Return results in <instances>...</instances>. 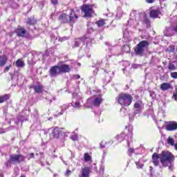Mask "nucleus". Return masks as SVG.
<instances>
[{
  "instance_id": "1",
  "label": "nucleus",
  "mask_w": 177,
  "mask_h": 177,
  "mask_svg": "<svg viewBox=\"0 0 177 177\" xmlns=\"http://www.w3.org/2000/svg\"><path fill=\"white\" fill-rule=\"evenodd\" d=\"M174 160H175V156L169 151H162L160 155H158L157 153H153L152 155V162L155 167H158L160 161L162 167H169L170 171L174 169V167L171 165V164L174 162Z\"/></svg>"
},
{
  "instance_id": "2",
  "label": "nucleus",
  "mask_w": 177,
  "mask_h": 177,
  "mask_svg": "<svg viewBox=\"0 0 177 177\" xmlns=\"http://www.w3.org/2000/svg\"><path fill=\"white\" fill-rule=\"evenodd\" d=\"M78 19V15L75 14V12L73 11V9L69 10L68 14L67 13H62L59 15L58 17L59 21L62 24L66 23H70V24H74Z\"/></svg>"
},
{
  "instance_id": "3",
  "label": "nucleus",
  "mask_w": 177,
  "mask_h": 177,
  "mask_svg": "<svg viewBox=\"0 0 177 177\" xmlns=\"http://www.w3.org/2000/svg\"><path fill=\"white\" fill-rule=\"evenodd\" d=\"M132 99L131 95L122 93L118 96V103L121 106H129L132 103Z\"/></svg>"
},
{
  "instance_id": "4",
  "label": "nucleus",
  "mask_w": 177,
  "mask_h": 177,
  "mask_svg": "<svg viewBox=\"0 0 177 177\" xmlns=\"http://www.w3.org/2000/svg\"><path fill=\"white\" fill-rule=\"evenodd\" d=\"M149 45V44L147 41H140L135 48L136 55H138V56H143V53L147 49Z\"/></svg>"
},
{
  "instance_id": "5",
  "label": "nucleus",
  "mask_w": 177,
  "mask_h": 177,
  "mask_svg": "<svg viewBox=\"0 0 177 177\" xmlns=\"http://www.w3.org/2000/svg\"><path fill=\"white\" fill-rule=\"evenodd\" d=\"M82 99V97H81V95L78 94L77 93H74L73 94V101L71 103V106L74 109H80L81 107V100Z\"/></svg>"
},
{
  "instance_id": "6",
  "label": "nucleus",
  "mask_w": 177,
  "mask_h": 177,
  "mask_svg": "<svg viewBox=\"0 0 177 177\" xmlns=\"http://www.w3.org/2000/svg\"><path fill=\"white\" fill-rule=\"evenodd\" d=\"M109 67V64H106L105 66V69L104 71V75L105 77V78L104 79V81L106 82V84H109V82H111V78L114 77V72L107 70Z\"/></svg>"
},
{
  "instance_id": "7",
  "label": "nucleus",
  "mask_w": 177,
  "mask_h": 177,
  "mask_svg": "<svg viewBox=\"0 0 177 177\" xmlns=\"http://www.w3.org/2000/svg\"><path fill=\"white\" fill-rule=\"evenodd\" d=\"M10 159L13 165H15L16 164H20V162L24 161L25 157L22 154H12L10 156Z\"/></svg>"
},
{
  "instance_id": "8",
  "label": "nucleus",
  "mask_w": 177,
  "mask_h": 177,
  "mask_svg": "<svg viewBox=\"0 0 177 177\" xmlns=\"http://www.w3.org/2000/svg\"><path fill=\"white\" fill-rule=\"evenodd\" d=\"M82 11L84 13V17H92V15L94 13L92 6L86 4L82 6Z\"/></svg>"
},
{
  "instance_id": "9",
  "label": "nucleus",
  "mask_w": 177,
  "mask_h": 177,
  "mask_svg": "<svg viewBox=\"0 0 177 177\" xmlns=\"http://www.w3.org/2000/svg\"><path fill=\"white\" fill-rule=\"evenodd\" d=\"M49 74L52 77H57L60 73V69L59 68V64L56 66H52L49 70Z\"/></svg>"
},
{
  "instance_id": "10",
  "label": "nucleus",
  "mask_w": 177,
  "mask_h": 177,
  "mask_svg": "<svg viewBox=\"0 0 177 177\" xmlns=\"http://www.w3.org/2000/svg\"><path fill=\"white\" fill-rule=\"evenodd\" d=\"M143 110V103L142 101H138L134 104V112L133 115L136 114H140Z\"/></svg>"
},
{
  "instance_id": "11",
  "label": "nucleus",
  "mask_w": 177,
  "mask_h": 177,
  "mask_svg": "<svg viewBox=\"0 0 177 177\" xmlns=\"http://www.w3.org/2000/svg\"><path fill=\"white\" fill-rule=\"evenodd\" d=\"M167 131H176L177 129V123L174 121L168 122L167 126H166Z\"/></svg>"
},
{
  "instance_id": "12",
  "label": "nucleus",
  "mask_w": 177,
  "mask_h": 177,
  "mask_svg": "<svg viewBox=\"0 0 177 177\" xmlns=\"http://www.w3.org/2000/svg\"><path fill=\"white\" fill-rule=\"evenodd\" d=\"M59 73L62 74L63 73H70V71L71 70L70 68V66L66 64H59Z\"/></svg>"
},
{
  "instance_id": "13",
  "label": "nucleus",
  "mask_w": 177,
  "mask_h": 177,
  "mask_svg": "<svg viewBox=\"0 0 177 177\" xmlns=\"http://www.w3.org/2000/svg\"><path fill=\"white\" fill-rule=\"evenodd\" d=\"M60 129H59V127H54L52 133H50V136L55 139H59L60 136Z\"/></svg>"
},
{
  "instance_id": "14",
  "label": "nucleus",
  "mask_w": 177,
  "mask_h": 177,
  "mask_svg": "<svg viewBox=\"0 0 177 177\" xmlns=\"http://www.w3.org/2000/svg\"><path fill=\"white\" fill-rule=\"evenodd\" d=\"M31 88L34 89L35 93H42L44 91V85L42 84L33 85Z\"/></svg>"
},
{
  "instance_id": "15",
  "label": "nucleus",
  "mask_w": 177,
  "mask_h": 177,
  "mask_svg": "<svg viewBox=\"0 0 177 177\" xmlns=\"http://www.w3.org/2000/svg\"><path fill=\"white\" fill-rule=\"evenodd\" d=\"M91 174V169L89 167L82 168V174L79 175V177H89Z\"/></svg>"
},
{
  "instance_id": "16",
  "label": "nucleus",
  "mask_w": 177,
  "mask_h": 177,
  "mask_svg": "<svg viewBox=\"0 0 177 177\" xmlns=\"http://www.w3.org/2000/svg\"><path fill=\"white\" fill-rule=\"evenodd\" d=\"M160 15H161L160 10H152L150 11L149 16L152 19H157L160 17Z\"/></svg>"
},
{
  "instance_id": "17",
  "label": "nucleus",
  "mask_w": 177,
  "mask_h": 177,
  "mask_svg": "<svg viewBox=\"0 0 177 177\" xmlns=\"http://www.w3.org/2000/svg\"><path fill=\"white\" fill-rule=\"evenodd\" d=\"M81 44H84L82 37L75 39L72 48H78V46H81Z\"/></svg>"
},
{
  "instance_id": "18",
  "label": "nucleus",
  "mask_w": 177,
  "mask_h": 177,
  "mask_svg": "<svg viewBox=\"0 0 177 177\" xmlns=\"http://www.w3.org/2000/svg\"><path fill=\"white\" fill-rule=\"evenodd\" d=\"M70 107V104H64L63 106H60V110L61 111H59V110L57 111V114L56 115V117L59 115H63V113H64V110H67Z\"/></svg>"
},
{
  "instance_id": "19",
  "label": "nucleus",
  "mask_w": 177,
  "mask_h": 177,
  "mask_svg": "<svg viewBox=\"0 0 177 177\" xmlns=\"http://www.w3.org/2000/svg\"><path fill=\"white\" fill-rule=\"evenodd\" d=\"M15 32L18 37H24L26 35V29L19 27L15 30Z\"/></svg>"
},
{
  "instance_id": "20",
  "label": "nucleus",
  "mask_w": 177,
  "mask_h": 177,
  "mask_svg": "<svg viewBox=\"0 0 177 177\" xmlns=\"http://www.w3.org/2000/svg\"><path fill=\"white\" fill-rule=\"evenodd\" d=\"M8 63V56L6 55H0V67H3Z\"/></svg>"
},
{
  "instance_id": "21",
  "label": "nucleus",
  "mask_w": 177,
  "mask_h": 177,
  "mask_svg": "<svg viewBox=\"0 0 177 177\" xmlns=\"http://www.w3.org/2000/svg\"><path fill=\"white\" fill-rule=\"evenodd\" d=\"M102 97H97L93 100V104L96 107H99V106H100V104H102Z\"/></svg>"
},
{
  "instance_id": "22",
  "label": "nucleus",
  "mask_w": 177,
  "mask_h": 177,
  "mask_svg": "<svg viewBox=\"0 0 177 177\" xmlns=\"http://www.w3.org/2000/svg\"><path fill=\"white\" fill-rule=\"evenodd\" d=\"M140 16V15L137 14L136 11L133 10L131 13H130V20H136L138 21L139 20L138 19V17Z\"/></svg>"
},
{
  "instance_id": "23",
  "label": "nucleus",
  "mask_w": 177,
  "mask_h": 177,
  "mask_svg": "<svg viewBox=\"0 0 177 177\" xmlns=\"http://www.w3.org/2000/svg\"><path fill=\"white\" fill-rule=\"evenodd\" d=\"M15 66L16 67H18V68H23V67L25 66L24 61H23L22 59H19L16 61Z\"/></svg>"
},
{
  "instance_id": "24",
  "label": "nucleus",
  "mask_w": 177,
  "mask_h": 177,
  "mask_svg": "<svg viewBox=\"0 0 177 177\" xmlns=\"http://www.w3.org/2000/svg\"><path fill=\"white\" fill-rule=\"evenodd\" d=\"M125 133H121L120 135H118L115 137L116 140H118V143H121V142H122V140H124V139H125Z\"/></svg>"
},
{
  "instance_id": "25",
  "label": "nucleus",
  "mask_w": 177,
  "mask_h": 177,
  "mask_svg": "<svg viewBox=\"0 0 177 177\" xmlns=\"http://www.w3.org/2000/svg\"><path fill=\"white\" fill-rule=\"evenodd\" d=\"M169 88H171V85L168 83H163L160 86L162 91H167V89H169Z\"/></svg>"
},
{
  "instance_id": "26",
  "label": "nucleus",
  "mask_w": 177,
  "mask_h": 177,
  "mask_svg": "<svg viewBox=\"0 0 177 177\" xmlns=\"http://www.w3.org/2000/svg\"><path fill=\"white\" fill-rule=\"evenodd\" d=\"M82 39H83V44H86V45H88V44H91L93 41V39L86 37L85 36L82 37Z\"/></svg>"
},
{
  "instance_id": "27",
  "label": "nucleus",
  "mask_w": 177,
  "mask_h": 177,
  "mask_svg": "<svg viewBox=\"0 0 177 177\" xmlns=\"http://www.w3.org/2000/svg\"><path fill=\"white\" fill-rule=\"evenodd\" d=\"M144 162H143V159H139V160L138 162H136V165L137 167V168H143V165Z\"/></svg>"
},
{
  "instance_id": "28",
  "label": "nucleus",
  "mask_w": 177,
  "mask_h": 177,
  "mask_svg": "<svg viewBox=\"0 0 177 177\" xmlns=\"http://www.w3.org/2000/svg\"><path fill=\"white\" fill-rule=\"evenodd\" d=\"M9 99V95L6 94L4 95L0 96V103H3V102H6V100H8Z\"/></svg>"
},
{
  "instance_id": "29",
  "label": "nucleus",
  "mask_w": 177,
  "mask_h": 177,
  "mask_svg": "<svg viewBox=\"0 0 177 177\" xmlns=\"http://www.w3.org/2000/svg\"><path fill=\"white\" fill-rule=\"evenodd\" d=\"M142 21V24H145L146 27L149 28L150 26V21L146 17H144Z\"/></svg>"
},
{
  "instance_id": "30",
  "label": "nucleus",
  "mask_w": 177,
  "mask_h": 177,
  "mask_svg": "<svg viewBox=\"0 0 177 177\" xmlns=\"http://www.w3.org/2000/svg\"><path fill=\"white\" fill-rule=\"evenodd\" d=\"M167 145H169L170 146H175V140L174 138L169 137L167 138Z\"/></svg>"
},
{
  "instance_id": "31",
  "label": "nucleus",
  "mask_w": 177,
  "mask_h": 177,
  "mask_svg": "<svg viewBox=\"0 0 177 177\" xmlns=\"http://www.w3.org/2000/svg\"><path fill=\"white\" fill-rule=\"evenodd\" d=\"M97 26L99 27H103L106 24V22H104V19H101L96 22Z\"/></svg>"
},
{
  "instance_id": "32",
  "label": "nucleus",
  "mask_w": 177,
  "mask_h": 177,
  "mask_svg": "<svg viewBox=\"0 0 177 177\" xmlns=\"http://www.w3.org/2000/svg\"><path fill=\"white\" fill-rule=\"evenodd\" d=\"M168 68L171 71H174L176 70V66L174 64L170 63V64H169Z\"/></svg>"
},
{
  "instance_id": "33",
  "label": "nucleus",
  "mask_w": 177,
  "mask_h": 177,
  "mask_svg": "<svg viewBox=\"0 0 177 177\" xmlns=\"http://www.w3.org/2000/svg\"><path fill=\"white\" fill-rule=\"evenodd\" d=\"M92 158H91V156L88 155V153H84V160L86 162H88V161H91Z\"/></svg>"
},
{
  "instance_id": "34",
  "label": "nucleus",
  "mask_w": 177,
  "mask_h": 177,
  "mask_svg": "<svg viewBox=\"0 0 177 177\" xmlns=\"http://www.w3.org/2000/svg\"><path fill=\"white\" fill-rule=\"evenodd\" d=\"M166 50L167 52H175V46L174 45L169 46Z\"/></svg>"
},
{
  "instance_id": "35",
  "label": "nucleus",
  "mask_w": 177,
  "mask_h": 177,
  "mask_svg": "<svg viewBox=\"0 0 177 177\" xmlns=\"http://www.w3.org/2000/svg\"><path fill=\"white\" fill-rule=\"evenodd\" d=\"M27 24H30V26H32L35 24V21L30 18H28L26 20Z\"/></svg>"
},
{
  "instance_id": "36",
  "label": "nucleus",
  "mask_w": 177,
  "mask_h": 177,
  "mask_svg": "<svg viewBox=\"0 0 177 177\" xmlns=\"http://www.w3.org/2000/svg\"><path fill=\"white\" fill-rule=\"evenodd\" d=\"M11 164H13V162L10 160V158L6 162V166L7 168L10 167Z\"/></svg>"
},
{
  "instance_id": "37",
  "label": "nucleus",
  "mask_w": 177,
  "mask_h": 177,
  "mask_svg": "<svg viewBox=\"0 0 177 177\" xmlns=\"http://www.w3.org/2000/svg\"><path fill=\"white\" fill-rule=\"evenodd\" d=\"M171 78L177 79V72H172L170 73Z\"/></svg>"
},
{
  "instance_id": "38",
  "label": "nucleus",
  "mask_w": 177,
  "mask_h": 177,
  "mask_svg": "<svg viewBox=\"0 0 177 177\" xmlns=\"http://www.w3.org/2000/svg\"><path fill=\"white\" fill-rule=\"evenodd\" d=\"M71 139L74 141L78 140V136H77V134H73L71 136Z\"/></svg>"
},
{
  "instance_id": "39",
  "label": "nucleus",
  "mask_w": 177,
  "mask_h": 177,
  "mask_svg": "<svg viewBox=\"0 0 177 177\" xmlns=\"http://www.w3.org/2000/svg\"><path fill=\"white\" fill-rule=\"evenodd\" d=\"M35 154L34 153H30L27 156L28 160H31V158H34Z\"/></svg>"
},
{
  "instance_id": "40",
  "label": "nucleus",
  "mask_w": 177,
  "mask_h": 177,
  "mask_svg": "<svg viewBox=\"0 0 177 177\" xmlns=\"http://www.w3.org/2000/svg\"><path fill=\"white\" fill-rule=\"evenodd\" d=\"M67 39H68V37H63L59 38V41H60V42H63V41H66Z\"/></svg>"
},
{
  "instance_id": "41",
  "label": "nucleus",
  "mask_w": 177,
  "mask_h": 177,
  "mask_svg": "<svg viewBox=\"0 0 177 177\" xmlns=\"http://www.w3.org/2000/svg\"><path fill=\"white\" fill-rule=\"evenodd\" d=\"M134 151H135V149H133V148L129 149V150H128V154H129V156H131V154L132 153H133Z\"/></svg>"
},
{
  "instance_id": "42",
  "label": "nucleus",
  "mask_w": 177,
  "mask_h": 177,
  "mask_svg": "<svg viewBox=\"0 0 177 177\" xmlns=\"http://www.w3.org/2000/svg\"><path fill=\"white\" fill-rule=\"evenodd\" d=\"M173 97L174 98L175 100H177V88L176 90V92L174 93L173 94Z\"/></svg>"
},
{
  "instance_id": "43",
  "label": "nucleus",
  "mask_w": 177,
  "mask_h": 177,
  "mask_svg": "<svg viewBox=\"0 0 177 177\" xmlns=\"http://www.w3.org/2000/svg\"><path fill=\"white\" fill-rule=\"evenodd\" d=\"M73 78H75V80H80V78H81V76H80V75H75L73 76Z\"/></svg>"
},
{
  "instance_id": "44",
  "label": "nucleus",
  "mask_w": 177,
  "mask_h": 177,
  "mask_svg": "<svg viewBox=\"0 0 177 177\" xmlns=\"http://www.w3.org/2000/svg\"><path fill=\"white\" fill-rule=\"evenodd\" d=\"M71 174V170H68V171H66L65 175H66V176H70Z\"/></svg>"
},
{
  "instance_id": "45",
  "label": "nucleus",
  "mask_w": 177,
  "mask_h": 177,
  "mask_svg": "<svg viewBox=\"0 0 177 177\" xmlns=\"http://www.w3.org/2000/svg\"><path fill=\"white\" fill-rule=\"evenodd\" d=\"M51 3L53 5H57V0H51Z\"/></svg>"
},
{
  "instance_id": "46",
  "label": "nucleus",
  "mask_w": 177,
  "mask_h": 177,
  "mask_svg": "<svg viewBox=\"0 0 177 177\" xmlns=\"http://www.w3.org/2000/svg\"><path fill=\"white\" fill-rule=\"evenodd\" d=\"M97 71H99V69L97 68H96L95 70H94L93 71L94 75H96V74H97Z\"/></svg>"
},
{
  "instance_id": "47",
  "label": "nucleus",
  "mask_w": 177,
  "mask_h": 177,
  "mask_svg": "<svg viewBox=\"0 0 177 177\" xmlns=\"http://www.w3.org/2000/svg\"><path fill=\"white\" fill-rule=\"evenodd\" d=\"M156 0H146V2L147 3H153V2H154Z\"/></svg>"
},
{
  "instance_id": "48",
  "label": "nucleus",
  "mask_w": 177,
  "mask_h": 177,
  "mask_svg": "<svg viewBox=\"0 0 177 177\" xmlns=\"http://www.w3.org/2000/svg\"><path fill=\"white\" fill-rule=\"evenodd\" d=\"M173 30H174V31L175 32H176V33H177V23L176 24V26H174Z\"/></svg>"
},
{
  "instance_id": "49",
  "label": "nucleus",
  "mask_w": 177,
  "mask_h": 177,
  "mask_svg": "<svg viewBox=\"0 0 177 177\" xmlns=\"http://www.w3.org/2000/svg\"><path fill=\"white\" fill-rule=\"evenodd\" d=\"M100 149H104V145H103V142H101L100 144Z\"/></svg>"
},
{
  "instance_id": "50",
  "label": "nucleus",
  "mask_w": 177,
  "mask_h": 177,
  "mask_svg": "<svg viewBox=\"0 0 177 177\" xmlns=\"http://www.w3.org/2000/svg\"><path fill=\"white\" fill-rule=\"evenodd\" d=\"M1 133H5V130L0 129V134Z\"/></svg>"
},
{
  "instance_id": "51",
  "label": "nucleus",
  "mask_w": 177,
  "mask_h": 177,
  "mask_svg": "<svg viewBox=\"0 0 177 177\" xmlns=\"http://www.w3.org/2000/svg\"><path fill=\"white\" fill-rule=\"evenodd\" d=\"M129 120L130 121H133V116L129 115Z\"/></svg>"
},
{
  "instance_id": "52",
  "label": "nucleus",
  "mask_w": 177,
  "mask_h": 177,
  "mask_svg": "<svg viewBox=\"0 0 177 177\" xmlns=\"http://www.w3.org/2000/svg\"><path fill=\"white\" fill-rule=\"evenodd\" d=\"M128 136H129L130 140H132V134L129 133V134H128Z\"/></svg>"
},
{
  "instance_id": "53",
  "label": "nucleus",
  "mask_w": 177,
  "mask_h": 177,
  "mask_svg": "<svg viewBox=\"0 0 177 177\" xmlns=\"http://www.w3.org/2000/svg\"><path fill=\"white\" fill-rule=\"evenodd\" d=\"M105 45H106V46H110V43L106 41V42H105Z\"/></svg>"
},
{
  "instance_id": "54",
  "label": "nucleus",
  "mask_w": 177,
  "mask_h": 177,
  "mask_svg": "<svg viewBox=\"0 0 177 177\" xmlns=\"http://www.w3.org/2000/svg\"><path fill=\"white\" fill-rule=\"evenodd\" d=\"M9 68H10V66H7L6 68V71H9Z\"/></svg>"
},
{
  "instance_id": "55",
  "label": "nucleus",
  "mask_w": 177,
  "mask_h": 177,
  "mask_svg": "<svg viewBox=\"0 0 177 177\" xmlns=\"http://www.w3.org/2000/svg\"><path fill=\"white\" fill-rule=\"evenodd\" d=\"M53 16H55V14H51L50 19H53Z\"/></svg>"
},
{
  "instance_id": "56",
  "label": "nucleus",
  "mask_w": 177,
  "mask_h": 177,
  "mask_svg": "<svg viewBox=\"0 0 177 177\" xmlns=\"http://www.w3.org/2000/svg\"><path fill=\"white\" fill-rule=\"evenodd\" d=\"M56 100V98H55V97H53V99L50 98V102H52V100Z\"/></svg>"
},
{
  "instance_id": "57",
  "label": "nucleus",
  "mask_w": 177,
  "mask_h": 177,
  "mask_svg": "<svg viewBox=\"0 0 177 177\" xmlns=\"http://www.w3.org/2000/svg\"><path fill=\"white\" fill-rule=\"evenodd\" d=\"M175 149L177 151V143L174 145Z\"/></svg>"
},
{
  "instance_id": "58",
  "label": "nucleus",
  "mask_w": 177,
  "mask_h": 177,
  "mask_svg": "<svg viewBox=\"0 0 177 177\" xmlns=\"http://www.w3.org/2000/svg\"><path fill=\"white\" fill-rule=\"evenodd\" d=\"M127 145H128V146L129 147V145H130L129 140H127Z\"/></svg>"
},
{
  "instance_id": "59",
  "label": "nucleus",
  "mask_w": 177,
  "mask_h": 177,
  "mask_svg": "<svg viewBox=\"0 0 177 177\" xmlns=\"http://www.w3.org/2000/svg\"><path fill=\"white\" fill-rule=\"evenodd\" d=\"M149 168H150V171H153V167L150 166Z\"/></svg>"
},
{
  "instance_id": "60",
  "label": "nucleus",
  "mask_w": 177,
  "mask_h": 177,
  "mask_svg": "<svg viewBox=\"0 0 177 177\" xmlns=\"http://www.w3.org/2000/svg\"><path fill=\"white\" fill-rule=\"evenodd\" d=\"M162 127H161L158 126V128H159V129H160V128H162Z\"/></svg>"
},
{
  "instance_id": "61",
  "label": "nucleus",
  "mask_w": 177,
  "mask_h": 177,
  "mask_svg": "<svg viewBox=\"0 0 177 177\" xmlns=\"http://www.w3.org/2000/svg\"><path fill=\"white\" fill-rule=\"evenodd\" d=\"M36 156H38V153H36Z\"/></svg>"
}]
</instances>
